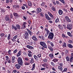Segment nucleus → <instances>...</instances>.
<instances>
[{
    "label": "nucleus",
    "instance_id": "1",
    "mask_svg": "<svg viewBox=\"0 0 73 73\" xmlns=\"http://www.w3.org/2000/svg\"><path fill=\"white\" fill-rule=\"evenodd\" d=\"M11 29H14L15 31H17L18 29L20 30V26L19 25H17L16 26H15L14 25H12Z\"/></svg>",
    "mask_w": 73,
    "mask_h": 73
},
{
    "label": "nucleus",
    "instance_id": "2",
    "mask_svg": "<svg viewBox=\"0 0 73 73\" xmlns=\"http://www.w3.org/2000/svg\"><path fill=\"white\" fill-rule=\"evenodd\" d=\"M54 37V34L52 32L49 33V35L48 37V39L49 40H52Z\"/></svg>",
    "mask_w": 73,
    "mask_h": 73
},
{
    "label": "nucleus",
    "instance_id": "3",
    "mask_svg": "<svg viewBox=\"0 0 73 73\" xmlns=\"http://www.w3.org/2000/svg\"><path fill=\"white\" fill-rule=\"evenodd\" d=\"M17 60L18 64H20L21 65H23V62L22 60V58L20 57H18Z\"/></svg>",
    "mask_w": 73,
    "mask_h": 73
},
{
    "label": "nucleus",
    "instance_id": "4",
    "mask_svg": "<svg viewBox=\"0 0 73 73\" xmlns=\"http://www.w3.org/2000/svg\"><path fill=\"white\" fill-rule=\"evenodd\" d=\"M24 38L26 40H28L29 39V34L28 32L25 33L24 36Z\"/></svg>",
    "mask_w": 73,
    "mask_h": 73
},
{
    "label": "nucleus",
    "instance_id": "5",
    "mask_svg": "<svg viewBox=\"0 0 73 73\" xmlns=\"http://www.w3.org/2000/svg\"><path fill=\"white\" fill-rule=\"evenodd\" d=\"M40 44L41 46H42L45 48H47V46L46 45L45 43L44 42H40Z\"/></svg>",
    "mask_w": 73,
    "mask_h": 73
},
{
    "label": "nucleus",
    "instance_id": "6",
    "mask_svg": "<svg viewBox=\"0 0 73 73\" xmlns=\"http://www.w3.org/2000/svg\"><path fill=\"white\" fill-rule=\"evenodd\" d=\"M5 20L6 21H9L11 20L10 19H9V15H6L5 16Z\"/></svg>",
    "mask_w": 73,
    "mask_h": 73
},
{
    "label": "nucleus",
    "instance_id": "7",
    "mask_svg": "<svg viewBox=\"0 0 73 73\" xmlns=\"http://www.w3.org/2000/svg\"><path fill=\"white\" fill-rule=\"evenodd\" d=\"M18 36L17 35H16L13 37V38L11 39V40L13 42H15L16 41V38H17Z\"/></svg>",
    "mask_w": 73,
    "mask_h": 73
},
{
    "label": "nucleus",
    "instance_id": "8",
    "mask_svg": "<svg viewBox=\"0 0 73 73\" xmlns=\"http://www.w3.org/2000/svg\"><path fill=\"white\" fill-rule=\"evenodd\" d=\"M15 66L17 69H19L20 68V67H21V65L19 63L16 64Z\"/></svg>",
    "mask_w": 73,
    "mask_h": 73
},
{
    "label": "nucleus",
    "instance_id": "9",
    "mask_svg": "<svg viewBox=\"0 0 73 73\" xmlns=\"http://www.w3.org/2000/svg\"><path fill=\"white\" fill-rule=\"evenodd\" d=\"M27 24V23L24 22L22 25V27L21 28V29H25L26 27H25V25Z\"/></svg>",
    "mask_w": 73,
    "mask_h": 73
},
{
    "label": "nucleus",
    "instance_id": "10",
    "mask_svg": "<svg viewBox=\"0 0 73 73\" xmlns=\"http://www.w3.org/2000/svg\"><path fill=\"white\" fill-rule=\"evenodd\" d=\"M67 28L68 29H69V30H71V29H72V25L70 24L68 25Z\"/></svg>",
    "mask_w": 73,
    "mask_h": 73
},
{
    "label": "nucleus",
    "instance_id": "11",
    "mask_svg": "<svg viewBox=\"0 0 73 73\" xmlns=\"http://www.w3.org/2000/svg\"><path fill=\"white\" fill-rule=\"evenodd\" d=\"M36 13H39L40 12H41L42 11V9L40 8H39L36 9Z\"/></svg>",
    "mask_w": 73,
    "mask_h": 73
},
{
    "label": "nucleus",
    "instance_id": "12",
    "mask_svg": "<svg viewBox=\"0 0 73 73\" xmlns=\"http://www.w3.org/2000/svg\"><path fill=\"white\" fill-rule=\"evenodd\" d=\"M15 59H16V58L15 56L12 57L11 62L12 63H15Z\"/></svg>",
    "mask_w": 73,
    "mask_h": 73
},
{
    "label": "nucleus",
    "instance_id": "13",
    "mask_svg": "<svg viewBox=\"0 0 73 73\" xmlns=\"http://www.w3.org/2000/svg\"><path fill=\"white\" fill-rule=\"evenodd\" d=\"M32 39L35 41H37L38 39L35 36H33L32 37Z\"/></svg>",
    "mask_w": 73,
    "mask_h": 73
},
{
    "label": "nucleus",
    "instance_id": "14",
    "mask_svg": "<svg viewBox=\"0 0 73 73\" xmlns=\"http://www.w3.org/2000/svg\"><path fill=\"white\" fill-rule=\"evenodd\" d=\"M48 13L51 18L52 19H54V17H53V15H52V14L50 13V12H48Z\"/></svg>",
    "mask_w": 73,
    "mask_h": 73
},
{
    "label": "nucleus",
    "instance_id": "15",
    "mask_svg": "<svg viewBox=\"0 0 73 73\" xmlns=\"http://www.w3.org/2000/svg\"><path fill=\"white\" fill-rule=\"evenodd\" d=\"M58 12L59 15H62L63 13V11L61 9L59 10Z\"/></svg>",
    "mask_w": 73,
    "mask_h": 73
},
{
    "label": "nucleus",
    "instance_id": "16",
    "mask_svg": "<svg viewBox=\"0 0 73 73\" xmlns=\"http://www.w3.org/2000/svg\"><path fill=\"white\" fill-rule=\"evenodd\" d=\"M26 47L29 49H33V47L29 45H27L26 46Z\"/></svg>",
    "mask_w": 73,
    "mask_h": 73
},
{
    "label": "nucleus",
    "instance_id": "17",
    "mask_svg": "<svg viewBox=\"0 0 73 73\" xmlns=\"http://www.w3.org/2000/svg\"><path fill=\"white\" fill-rule=\"evenodd\" d=\"M49 56L50 57V58L52 59L53 57H54V55H53V54L51 53L49 54Z\"/></svg>",
    "mask_w": 73,
    "mask_h": 73
},
{
    "label": "nucleus",
    "instance_id": "18",
    "mask_svg": "<svg viewBox=\"0 0 73 73\" xmlns=\"http://www.w3.org/2000/svg\"><path fill=\"white\" fill-rule=\"evenodd\" d=\"M27 31H28V33H29V35H30V36H32V33L31 31L29 30V29H27Z\"/></svg>",
    "mask_w": 73,
    "mask_h": 73
},
{
    "label": "nucleus",
    "instance_id": "19",
    "mask_svg": "<svg viewBox=\"0 0 73 73\" xmlns=\"http://www.w3.org/2000/svg\"><path fill=\"white\" fill-rule=\"evenodd\" d=\"M33 62H34V58H32L30 61V63L32 64H33Z\"/></svg>",
    "mask_w": 73,
    "mask_h": 73
},
{
    "label": "nucleus",
    "instance_id": "20",
    "mask_svg": "<svg viewBox=\"0 0 73 73\" xmlns=\"http://www.w3.org/2000/svg\"><path fill=\"white\" fill-rule=\"evenodd\" d=\"M21 51H19L18 53L17 54V57H19L20 56H21Z\"/></svg>",
    "mask_w": 73,
    "mask_h": 73
},
{
    "label": "nucleus",
    "instance_id": "21",
    "mask_svg": "<svg viewBox=\"0 0 73 73\" xmlns=\"http://www.w3.org/2000/svg\"><path fill=\"white\" fill-rule=\"evenodd\" d=\"M14 8L16 9L17 8H19L20 7L19 5H14L13 6Z\"/></svg>",
    "mask_w": 73,
    "mask_h": 73
},
{
    "label": "nucleus",
    "instance_id": "22",
    "mask_svg": "<svg viewBox=\"0 0 73 73\" xmlns=\"http://www.w3.org/2000/svg\"><path fill=\"white\" fill-rule=\"evenodd\" d=\"M62 36L63 38H68V36L65 35L64 34H62Z\"/></svg>",
    "mask_w": 73,
    "mask_h": 73
},
{
    "label": "nucleus",
    "instance_id": "23",
    "mask_svg": "<svg viewBox=\"0 0 73 73\" xmlns=\"http://www.w3.org/2000/svg\"><path fill=\"white\" fill-rule=\"evenodd\" d=\"M46 32V33L47 34H49V33L50 31L48 30V29L47 28H45L44 29Z\"/></svg>",
    "mask_w": 73,
    "mask_h": 73
},
{
    "label": "nucleus",
    "instance_id": "24",
    "mask_svg": "<svg viewBox=\"0 0 73 73\" xmlns=\"http://www.w3.org/2000/svg\"><path fill=\"white\" fill-rule=\"evenodd\" d=\"M42 66L44 67H46L48 66V64L46 63H44L42 64Z\"/></svg>",
    "mask_w": 73,
    "mask_h": 73
},
{
    "label": "nucleus",
    "instance_id": "25",
    "mask_svg": "<svg viewBox=\"0 0 73 73\" xmlns=\"http://www.w3.org/2000/svg\"><path fill=\"white\" fill-rule=\"evenodd\" d=\"M34 57L35 59V60H36V61L37 60H38V58L37 56L36 55H34Z\"/></svg>",
    "mask_w": 73,
    "mask_h": 73
},
{
    "label": "nucleus",
    "instance_id": "26",
    "mask_svg": "<svg viewBox=\"0 0 73 73\" xmlns=\"http://www.w3.org/2000/svg\"><path fill=\"white\" fill-rule=\"evenodd\" d=\"M70 48H72L73 47V46L70 44H68L67 45Z\"/></svg>",
    "mask_w": 73,
    "mask_h": 73
},
{
    "label": "nucleus",
    "instance_id": "27",
    "mask_svg": "<svg viewBox=\"0 0 73 73\" xmlns=\"http://www.w3.org/2000/svg\"><path fill=\"white\" fill-rule=\"evenodd\" d=\"M67 34L68 35V36H70V37H72V34H71V33H70V32H68Z\"/></svg>",
    "mask_w": 73,
    "mask_h": 73
},
{
    "label": "nucleus",
    "instance_id": "28",
    "mask_svg": "<svg viewBox=\"0 0 73 73\" xmlns=\"http://www.w3.org/2000/svg\"><path fill=\"white\" fill-rule=\"evenodd\" d=\"M35 63H34L33 65V67L31 69L32 70H33L35 69Z\"/></svg>",
    "mask_w": 73,
    "mask_h": 73
},
{
    "label": "nucleus",
    "instance_id": "29",
    "mask_svg": "<svg viewBox=\"0 0 73 73\" xmlns=\"http://www.w3.org/2000/svg\"><path fill=\"white\" fill-rule=\"evenodd\" d=\"M28 4L29 6H30V7H31V6H32V3L31 2L29 1H28Z\"/></svg>",
    "mask_w": 73,
    "mask_h": 73
},
{
    "label": "nucleus",
    "instance_id": "30",
    "mask_svg": "<svg viewBox=\"0 0 73 73\" xmlns=\"http://www.w3.org/2000/svg\"><path fill=\"white\" fill-rule=\"evenodd\" d=\"M58 27L60 29H63V27L62 26L60 25H58Z\"/></svg>",
    "mask_w": 73,
    "mask_h": 73
},
{
    "label": "nucleus",
    "instance_id": "31",
    "mask_svg": "<svg viewBox=\"0 0 73 73\" xmlns=\"http://www.w3.org/2000/svg\"><path fill=\"white\" fill-rule=\"evenodd\" d=\"M59 1H61V3H62L63 4L65 5V1H64V0H58Z\"/></svg>",
    "mask_w": 73,
    "mask_h": 73
},
{
    "label": "nucleus",
    "instance_id": "32",
    "mask_svg": "<svg viewBox=\"0 0 73 73\" xmlns=\"http://www.w3.org/2000/svg\"><path fill=\"white\" fill-rule=\"evenodd\" d=\"M25 65H29V63H28V62L25 61Z\"/></svg>",
    "mask_w": 73,
    "mask_h": 73
},
{
    "label": "nucleus",
    "instance_id": "33",
    "mask_svg": "<svg viewBox=\"0 0 73 73\" xmlns=\"http://www.w3.org/2000/svg\"><path fill=\"white\" fill-rule=\"evenodd\" d=\"M23 55L24 56H27V52H23Z\"/></svg>",
    "mask_w": 73,
    "mask_h": 73
},
{
    "label": "nucleus",
    "instance_id": "34",
    "mask_svg": "<svg viewBox=\"0 0 73 73\" xmlns=\"http://www.w3.org/2000/svg\"><path fill=\"white\" fill-rule=\"evenodd\" d=\"M11 39V34H9L8 36L7 37V40H9Z\"/></svg>",
    "mask_w": 73,
    "mask_h": 73
},
{
    "label": "nucleus",
    "instance_id": "35",
    "mask_svg": "<svg viewBox=\"0 0 73 73\" xmlns=\"http://www.w3.org/2000/svg\"><path fill=\"white\" fill-rule=\"evenodd\" d=\"M28 55L29 57H32V53H29L28 54Z\"/></svg>",
    "mask_w": 73,
    "mask_h": 73
},
{
    "label": "nucleus",
    "instance_id": "36",
    "mask_svg": "<svg viewBox=\"0 0 73 73\" xmlns=\"http://www.w3.org/2000/svg\"><path fill=\"white\" fill-rule=\"evenodd\" d=\"M56 3L57 5H61V3H60L58 1H56Z\"/></svg>",
    "mask_w": 73,
    "mask_h": 73
},
{
    "label": "nucleus",
    "instance_id": "37",
    "mask_svg": "<svg viewBox=\"0 0 73 73\" xmlns=\"http://www.w3.org/2000/svg\"><path fill=\"white\" fill-rule=\"evenodd\" d=\"M49 49L51 51L53 52V48L51 47H48Z\"/></svg>",
    "mask_w": 73,
    "mask_h": 73
},
{
    "label": "nucleus",
    "instance_id": "38",
    "mask_svg": "<svg viewBox=\"0 0 73 73\" xmlns=\"http://www.w3.org/2000/svg\"><path fill=\"white\" fill-rule=\"evenodd\" d=\"M13 15L14 16H18V14L16 13H13Z\"/></svg>",
    "mask_w": 73,
    "mask_h": 73
},
{
    "label": "nucleus",
    "instance_id": "39",
    "mask_svg": "<svg viewBox=\"0 0 73 73\" xmlns=\"http://www.w3.org/2000/svg\"><path fill=\"white\" fill-rule=\"evenodd\" d=\"M51 9L54 11H56V9H55V7L54 6H52Z\"/></svg>",
    "mask_w": 73,
    "mask_h": 73
},
{
    "label": "nucleus",
    "instance_id": "40",
    "mask_svg": "<svg viewBox=\"0 0 73 73\" xmlns=\"http://www.w3.org/2000/svg\"><path fill=\"white\" fill-rule=\"evenodd\" d=\"M58 21H59V18H58L55 20V23H58Z\"/></svg>",
    "mask_w": 73,
    "mask_h": 73
},
{
    "label": "nucleus",
    "instance_id": "41",
    "mask_svg": "<svg viewBox=\"0 0 73 73\" xmlns=\"http://www.w3.org/2000/svg\"><path fill=\"white\" fill-rule=\"evenodd\" d=\"M37 56L38 58H40L41 57V53H39L37 54Z\"/></svg>",
    "mask_w": 73,
    "mask_h": 73
},
{
    "label": "nucleus",
    "instance_id": "42",
    "mask_svg": "<svg viewBox=\"0 0 73 73\" xmlns=\"http://www.w3.org/2000/svg\"><path fill=\"white\" fill-rule=\"evenodd\" d=\"M68 42L70 44H73V40H70L68 41Z\"/></svg>",
    "mask_w": 73,
    "mask_h": 73
},
{
    "label": "nucleus",
    "instance_id": "43",
    "mask_svg": "<svg viewBox=\"0 0 73 73\" xmlns=\"http://www.w3.org/2000/svg\"><path fill=\"white\" fill-rule=\"evenodd\" d=\"M73 60V58H72L70 57V62H72Z\"/></svg>",
    "mask_w": 73,
    "mask_h": 73
},
{
    "label": "nucleus",
    "instance_id": "44",
    "mask_svg": "<svg viewBox=\"0 0 73 73\" xmlns=\"http://www.w3.org/2000/svg\"><path fill=\"white\" fill-rule=\"evenodd\" d=\"M58 69L60 70H62V67L61 66H59L58 67Z\"/></svg>",
    "mask_w": 73,
    "mask_h": 73
},
{
    "label": "nucleus",
    "instance_id": "45",
    "mask_svg": "<svg viewBox=\"0 0 73 73\" xmlns=\"http://www.w3.org/2000/svg\"><path fill=\"white\" fill-rule=\"evenodd\" d=\"M67 68H64V70L62 71V72H66L67 71Z\"/></svg>",
    "mask_w": 73,
    "mask_h": 73
},
{
    "label": "nucleus",
    "instance_id": "46",
    "mask_svg": "<svg viewBox=\"0 0 73 73\" xmlns=\"http://www.w3.org/2000/svg\"><path fill=\"white\" fill-rule=\"evenodd\" d=\"M54 62H57L58 61V59H54L52 60Z\"/></svg>",
    "mask_w": 73,
    "mask_h": 73
},
{
    "label": "nucleus",
    "instance_id": "47",
    "mask_svg": "<svg viewBox=\"0 0 73 73\" xmlns=\"http://www.w3.org/2000/svg\"><path fill=\"white\" fill-rule=\"evenodd\" d=\"M46 19L48 20H52V18L51 17H49L48 16V17L46 18Z\"/></svg>",
    "mask_w": 73,
    "mask_h": 73
},
{
    "label": "nucleus",
    "instance_id": "48",
    "mask_svg": "<svg viewBox=\"0 0 73 73\" xmlns=\"http://www.w3.org/2000/svg\"><path fill=\"white\" fill-rule=\"evenodd\" d=\"M52 3H53L54 5H56V2H55V1L54 0H52Z\"/></svg>",
    "mask_w": 73,
    "mask_h": 73
},
{
    "label": "nucleus",
    "instance_id": "49",
    "mask_svg": "<svg viewBox=\"0 0 73 73\" xmlns=\"http://www.w3.org/2000/svg\"><path fill=\"white\" fill-rule=\"evenodd\" d=\"M63 47H66V43H64V44L62 45Z\"/></svg>",
    "mask_w": 73,
    "mask_h": 73
},
{
    "label": "nucleus",
    "instance_id": "50",
    "mask_svg": "<svg viewBox=\"0 0 73 73\" xmlns=\"http://www.w3.org/2000/svg\"><path fill=\"white\" fill-rule=\"evenodd\" d=\"M66 59L67 60V61H69V58L68 56H67L66 57Z\"/></svg>",
    "mask_w": 73,
    "mask_h": 73
},
{
    "label": "nucleus",
    "instance_id": "51",
    "mask_svg": "<svg viewBox=\"0 0 73 73\" xmlns=\"http://www.w3.org/2000/svg\"><path fill=\"white\" fill-rule=\"evenodd\" d=\"M68 18H69V17L68 16H66L65 17V20H66H66H67L68 19Z\"/></svg>",
    "mask_w": 73,
    "mask_h": 73
},
{
    "label": "nucleus",
    "instance_id": "52",
    "mask_svg": "<svg viewBox=\"0 0 73 73\" xmlns=\"http://www.w3.org/2000/svg\"><path fill=\"white\" fill-rule=\"evenodd\" d=\"M11 50H9L8 51V53L10 55H11Z\"/></svg>",
    "mask_w": 73,
    "mask_h": 73
},
{
    "label": "nucleus",
    "instance_id": "53",
    "mask_svg": "<svg viewBox=\"0 0 73 73\" xmlns=\"http://www.w3.org/2000/svg\"><path fill=\"white\" fill-rule=\"evenodd\" d=\"M4 36V33H2L0 34V36H1V37H3Z\"/></svg>",
    "mask_w": 73,
    "mask_h": 73
},
{
    "label": "nucleus",
    "instance_id": "54",
    "mask_svg": "<svg viewBox=\"0 0 73 73\" xmlns=\"http://www.w3.org/2000/svg\"><path fill=\"white\" fill-rule=\"evenodd\" d=\"M66 21H67V22H68V23H70V22L71 20L70 19H67V20H66Z\"/></svg>",
    "mask_w": 73,
    "mask_h": 73
},
{
    "label": "nucleus",
    "instance_id": "55",
    "mask_svg": "<svg viewBox=\"0 0 73 73\" xmlns=\"http://www.w3.org/2000/svg\"><path fill=\"white\" fill-rule=\"evenodd\" d=\"M5 57L6 58V60H9V57H8V56H5Z\"/></svg>",
    "mask_w": 73,
    "mask_h": 73
},
{
    "label": "nucleus",
    "instance_id": "56",
    "mask_svg": "<svg viewBox=\"0 0 73 73\" xmlns=\"http://www.w3.org/2000/svg\"><path fill=\"white\" fill-rule=\"evenodd\" d=\"M51 64L52 66H54V64L52 62H51Z\"/></svg>",
    "mask_w": 73,
    "mask_h": 73
},
{
    "label": "nucleus",
    "instance_id": "57",
    "mask_svg": "<svg viewBox=\"0 0 73 73\" xmlns=\"http://www.w3.org/2000/svg\"><path fill=\"white\" fill-rule=\"evenodd\" d=\"M17 49L13 51V53L14 54H15V53H16V52H17Z\"/></svg>",
    "mask_w": 73,
    "mask_h": 73
},
{
    "label": "nucleus",
    "instance_id": "58",
    "mask_svg": "<svg viewBox=\"0 0 73 73\" xmlns=\"http://www.w3.org/2000/svg\"><path fill=\"white\" fill-rule=\"evenodd\" d=\"M47 61H48V60L46 59H44L43 60V61L44 62H47Z\"/></svg>",
    "mask_w": 73,
    "mask_h": 73
},
{
    "label": "nucleus",
    "instance_id": "59",
    "mask_svg": "<svg viewBox=\"0 0 73 73\" xmlns=\"http://www.w3.org/2000/svg\"><path fill=\"white\" fill-rule=\"evenodd\" d=\"M48 16L49 15L47 14H45V17L46 19H47Z\"/></svg>",
    "mask_w": 73,
    "mask_h": 73
},
{
    "label": "nucleus",
    "instance_id": "60",
    "mask_svg": "<svg viewBox=\"0 0 73 73\" xmlns=\"http://www.w3.org/2000/svg\"><path fill=\"white\" fill-rule=\"evenodd\" d=\"M50 44L52 46H54V43H53L52 42H51Z\"/></svg>",
    "mask_w": 73,
    "mask_h": 73
},
{
    "label": "nucleus",
    "instance_id": "61",
    "mask_svg": "<svg viewBox=\"0 0 73 73\" xmlns=\"http://www.w3.org/2000/svg\"><path fill=\"white\" fill-rule=\"evenodd\" d=\"M59 64V65H60V66H63V63H62V62L60 63Z\"/></svg>",
    "mask_w": 73,
    "mask_h": 73
},
{
    "label": "nucleus",
    "instance_id": "62",
    "mask_svg": "<svg viewBox=\"0 0 73 73\" xmlns=\"http://www.w3.org/2000/svg\"><path fill=\"white\" fill-rule=\"evenodd\" d=\"M10 17L12 19L13 17V15H12V14H11L10 15Z\"/></svg>",
    "mask_w": 73,
    "mask_h": 73
},
{
    "label": "nucleus",
    "instance_id": "63",
    "mask_svg": "<svg viewBox=\"0 0 73 73\" xmlns=\"http://www.w3.org/2000/svg\"><path fill=\"white\" fill-rule=\"evenodd\" d=\"M70 57L73 58V52L71 53V55L70 56Z\"/></svg>",
    "mask_w": 73,
    "mask_h": 73
},
{
    "label": "nucleus",
    "instance_id": "64",
    "mask_svg": "<svg viewBox=\"0 0 73 73\" xmlns=\"http://www.w3.org/2000/svg\"><path fill=\"white\" fill-rule=\"evenodd\" d=\"M65 52H66V53H68V50H67V49H66V50H65Z\"/></svg>",
    "mask_w": 73,
    "mask_h": 73
}]
</instances>
